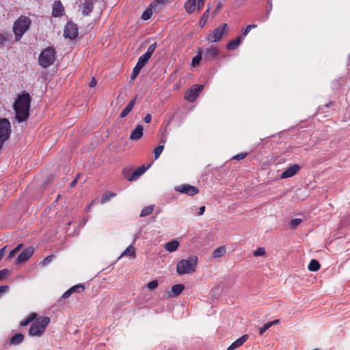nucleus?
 Masks as SVG:
<instances>
[{
	"mask_svg": "<svg viewBox=\"0 0 350 350\" xmlns=\"http://www.w3.org/2000/svg\"><path fill=\"white\" fill-rule=\"evenodd\" d=\"M53 255L46 256L42 262V265L45 266L49 265L53 260Z\"/></svg>",
	"mask_w": 350,
	"mask_h": 350,
	"instance_id": "de8ad7c7",
	"label": "nucleus"
},
{
	"mask_svg": "<svg viewBox=\"0 0 350 350\" xmlns=\"http://www.w3.org/2000/svg\"><path fill=\"white\" fill-rule=\"evenodd\" d=\"M24 340V335L23 334H16L10 339V345H18Z\"/></svg>",
	"mask_w": 350,
	"mask_h": 350,
	"instance_id": "aec40b11",
	"label": "nucleus"
},
{
	"mask_svg": "<svg viewBox=\"0 0 350 350\" xmlns=\"http://www.w3.org/2000/svg\"><path fill=\"white\" fill-rule=\"evenodd\" d=\"M301 221H302L301 219H299V218L293 219L290 223L291 228H292V229L296 228L301 223Z\"/></svg>",
	"mask_w": 350,
	"mask_h": 350,
	"instance_id": "a19ab883",
	"label": "nucleus"
},
{
	"mask_svg": "<svg viewBox=\"0 0 350 350\" xmlns=\"http://www.w3.org/2000/svg\"><path fill=\"white\" fill-rule=\"evenodd\" d=\"M203 88V85H193L185 92V98L190 103L194 102Z\"/></svg>",
	"mask_w": 350,
	"mask_h": 350,
	"instance_id": "6e6552de",
	"label": "nucleus"
},
{
	"mask_svg": "<svg viewBox=\"0 0 350 350\" xmlns=\"http://www.w3.org/2000/svg\"><path fill=\"white\" fill-rule=\"evenodd\" d=\"M196 8V0H187L185 3V8L187 13L192 14Z\"/></svg>",
	"mask_w": 350,
	"mask_h": 350,
	"instance_id": "5701e85b",
	"label": "nucleus"
},
{
	"mask_svg": "<svg viewBox=\"0 0 350 350\" xmlns=\"http://www.w3.org/2000/svg\"><path fill=\"white\" fill-rule=\"evenodd\" d=\"M228 25L224 23L218 27L213 29V31L208 36V40L211 42H216L222 38L224 33H227Z\"/></svg>",
	"mask_w": 350,
	"mask_h": 350,
	"instance_id": "0eeeda50",
	"label": "nucleus"
},
{
	"mask_svg": "<svg viewBox=\"0 0 350 350\" xmlns=\"http://www.w3.org/2000/svg\"><path fill=\"white\" fill-rule=\"evenodd\" d=\"M121 256H129L131 257L135 256V252L133 245H130L122 254Z\"/></svg>",
	"mask_w": 350,
	"mask_h": 350,
	"instance_id": "72a5a7b5",
	"label": "nucleus"
},
{
	"mask_svg": "<svg viewBox=\"0 0 350 350\" xmlns=\"http://www.w3.org/2000/svg\"><path fill=\"white\" fill-rule=\"evenodd\" d=\"M31 24V20L26 16L18 17L13 25V33L15 41H20L24 33L29 29Z\"/></svg>",
	"mask_w": 350,
	"mask_h": 350,
	"instance_id": "7ed1b4c3",
	"label": "nucleus"
},
{
	"mask_svg": "<svg viewBox=\"0 0 350 350\" xmlns=\"http://www.w3.org/2000/svg\"><path fill=\"white\" fill-rule=\"evenodd\" d=\"M179 245V242L178 241L174 240L167 243L165 245V249L169 252H175Z\"/></svg>",
	"mask_w": 350,
	"mask_h": 350,
	"instance_id": "a878e982",
	"label": "nucleus"
},
{
	"mask_svg": "<svg viewBox=\"0 0 350 350\" xmlns=\"http://www.w3.org/2000/svg\"><path fill=\"white\" fill-rule=\"evenodd\" d=\"M56 59V51L53 47L48 46L42 51L38 57L41 67L46 68L53 64Z\"/></svg>",
	"mask_w": 350,
	"mask_h": 350,
	"instance_id": "20e7f679",
	"label": "nucleus"
},
{
	"mask_svg": "<svg viewBox=\"0 0 350 350\" xmlns=\"http://www.w3.org/2000/svg\"><path fill=\"white\" fill-rule=\"evenodd\" d=\"M185 286L182 284H175L172 286V291L169 293V297H178L184 290Z\"/></svg>",
	"mask_w": 350,
	"mask_h": 350,
	"instance_id": "f3484780",
	"label": "nucleus"
},
{
	"mask_svg": "<svg viewBox=\"0 0 350 350\" xmlns=\"http://www.w3.org/2000/svg\"><path fill=\"white\" fill-rule=\"evenodd\" d=\"M167 2V0H155L152 1L150 5L151 7L156 10L160 5H164Z\"/></svg>",
	"mask_w": 350,
	"mask_h": 350,
	"instance_id": "58836bf2",
	"label": "nucleus"
},
{
	"mask_svg": "<svg viewBox=\"0 0 350 350\" xmlns=\"http://www.w3.org/2000/svg\"><path fill=\"white\" fill-rule=\"evenodd\" d=\"M152 120V116L151 114H147L144 118V122L146 123H150Z\"/></svg>",
	"mask_w": 350,
	"mask_h": 350,
	"instance_id": "13d9d810",
	"label": "nucleus"
},
{
	"mask_svg": "<svg viewBox=\"0 0 350 350\" xmlns=\"http://www.w3.org/2000/svg\"><path fill=\"white\" fill-rule=\"evenodd\" d=\"M50 321L49 317H45L33 322L29 329V335L31 336L40 337L44 334L46 327L50 323Z\"/></svg>",
	"mask_w": 350,
	"mask_h": 350,
	"instance_id": "39448f33",
	"label": "nucleus"
},
{
	"mask_svg": "<svg viewBox=\"0 0 350 350\" xmlns=\"http://www.w3.org/2000/svg\"><path fill=\"white\" fill-rule=\"evenodd\" d=\"M320 267L321 265L319 261L315 259H312L310 260L308 269L310 271H317L320 269Z\"/></svg>",
	"mask_w": 350,
	"mask_h": 350,
	"instance_id": "c756f323",
	"label": "nucleus"
},
{
	"mask_svg": "<svg viewBox=\"0 0 350 350\" xmlns=\"http://www.w3.org/2000/svg\"><path fill=\"white\" fill-rule=\"evenodd\" d=\"M9 289V286L8 285H2V286H0V297H1V295L6 293Z\"/></svg>",
	"mask_w": 350,
	"mask_h": 350,
	"instance_id": "3c124183",
	"label": "nucleus"
},
{
	"mask_svg": "<svg viewBox=\"0 0 350 350\" xmlns=\"http://www.w3.org/2000/svg\"><path fill=\"white\" fill-rule=\"evenodd\" d=\"M150 57H151L147 55L146 53L143 54L139 57L136 66L140 68H142L146 64Z\"/></svg>",
	"mask_w": 350,
	"mask_h": 350,
	"instance_id": "cd10ccee",
	"label": "nucleus"
},
{
	"mask_svg": "<svg viewBox=\"0 0 350 350\" xmlns=\"http://www.w3.org/2000/svg\"><path fill=\"white\" fill-rule=\"evenodd\" d=\"M164 149V145H159L154 149V159H157Z\"/></svg>",
	"mask_w": 350,
	"mask_h": 350,
	"instance_id": "4c0bfd02",
	"label": "nucleus"
},
{
	"mask_svg": "<svg viewBox=\"0 0 350 350\" xmlns=\"http://www.w3.org/2000/svg\"><path fill=\"white\" fill-rule=\"evenodd\" d=\"M21 247H22V244H19V245H18L14 248V250H15L17 252H18V251L21 249Z\"/></svg>",
	"mask_w": 350,
	"mask_h": 350,
	"instance_id": "69168bd1",
	"label": "nucleus"
},
{
	"mask_svg": "<svg viewBox=\"0 0 350 350\" xmlns=\"http://www.w3.org/2000/svg\"><path fill=\"white\" fill-rule=\"evenodd\" d=\"M241 42V38L240 36L237 37V38H235L232 40H230L228 43L226 48L228 50H230V51L235 50L239 46Z\"/></svg>",
	"mask_w": 350,
	"mask_h": 350,
	"instance_id": "b1692460",
	"label": "nucleus"
},
{
	"mask_svg": "<svg viewBox=\"0 0 350 350\" xmlns=\"http://www.w3.org/2000/svg\"><path fill=\"white\" fill-rule=\"evenodd\" d=\"M204 2H205V0H198V10H200L203 7V5L204 4Z\"/></svg>",
	"mask_w": 350,
	"mask_h": 350,
	"instance_id": "bf43d9fd",
	"label": "nucleus"
},
{
	"mask_svg": "<svg viewBox=\"0 0 350 350\" xmlns=\"http://www.w3.org/2000/svg\"><path fill=\"white\" fill-rule=\"evenodd\" d=\"M152 10H154V8L150 5L149 7L143 12L141 18L144 21L149 19L152 15Z\"/></svg>",
	"mask_w": 350,
	"mask_h": 350,
	"instance_id": "473e14b6",
	"label": "nucleus"
},
{
	"mask_svg": "<svg viewBox=\"0 0 350 350\" xmlns=\"http://www.w3.org/2000/svg\"><path fill=\"white\" fill-rule=\"evenodd\" d=\"M64 8L60 1H55L52 6V16L53 17H60L64 14Z\"/></svg>",
	"mask_w": 350,
	"mask_h": 350,
	"instance_id": "ddd939ff",
	"label": "nucleus"
},
{
	"mask_svg": "<svg viewBox=\"0 0 350 350\" xmlns=\"http://www.w3.org/2000/svg\"><path fill=\"white\" fill-rule=\"evenodd\" d=\"M271 10H272V3H271V0L270 1V8L267 10L266 14H265V16H264L263 19H262V21H265L268 19L269 14H270Z\"/></svg>",
	"mask_w": 350,
	"mask_h": 350,
	"instance_id": "603ef678",
	"label": "nucleus"
},
{
	"mask_svg": "<svg viewBox=\"0 0 350 350\" xmlns=\"http://www.w3.org/2000/svg\"><path fill=\"white\" fill-rule=\"evenodd\" d=\"M158 284H159L158 281L156 280H154L148 283L147 287L150 290H153V289H155L158 286Z\"/></svg>",
	"mask_w": 350,
	"mask_h": 350,
	"instance_id": "a18cd8bd",
	"label": "nucleus"
},
{
	"mask_svg": "<svg viewBox=\"0 0 350 350\" xmlns=\"http://www.w3.org/2000/svg\"><path fill=\"white\" fill-rule=\"evenodd\" d=\"M16 253H18L14 249H13L12 250H11L9 253V255H8V258L10 259L12 258H13L16 254Z\"/></svg>",
	"mask_w": 350,
	"mask_h": 350,
	"instance_id": "052dcab7",
	"label": "nucleus"
},
{
	"mask_svg": "<svg viewBox=\"0 0 350 350\" xmlns=\"http://www.w3.org/2000/svg\"><path fill=\"white\" fill-rule=\"evenodd\" d=\"M6 247H7V246H5L0 249V260L2 259V258L4 256L5 250L6 249Z\"/></svg>",
	"mask_w": 350,
	"mask_h": 350,
	"instance_id": "680f3d73",
	"label": "nucleus"
},
{
	"mask_svg": "<svg viewBox=\"0 0 350 350\" xmlns=\"http://www.w3.org/2000/svg\"><path fill=\"white\" fill-rule=\"evenodd\" d=\"M265 255V250L263 247H258L254 252V256H261Z\"/></svg>",
	"mask_w": 350,
	"mask_h": 350,
	"instance_id": "c03bdc74",
	"label": "nucleus"
},
{
	"mask_svg": "<svg viewBox=\"0 0 350 350\" xmlns=\"http://www.w3.org/2000/svg\"><path fill=\"white\" fill-rule=\"evenodd\" d=\"M175 190L180 193H185L189 196H193L199 192V189L196 187L188 184L176 186Z\"/></svg>",
	"mask_w": 350,
	"mask_h": 350,
	"instance_id": "9d476101",
	"label": "nucleus"
},
{
	"mask_svg": "<svg viewBox=\"0 0 350 350\" xmlns=\"http://www.w3.org/2000/svg\"><path fill=\"white\" fill-rule=\"evenodd\" d=\"M96 80L93 77L89 83V86L90 88H93V87L96 86Z\"/></svg>",
	"mask_w": 350,
	"mask_h": 350,
	"instance_id": "e2e57ef3",
	"label": "nucleus"
},
{
	"mask_svg": "<svg viewBox=\"0 0 350 350\" xmlns=\"http://www.w3.org/2000/svg\"><path fill=\"white\" fill-rule=\"evenodd\" d=\"M9 273V271L7 269L0 270V280L5 278Z\"/></svg>",
	"mask_w": 350,
	"mask_h": 350,
	"instance_id": "8fccbe9b",
	"label": "nucleus"
},
{
	"mask_svg": "<svg viewBox=\"0 0 350 350\" xmlns=\"http://www.w3.org/2000/svg\"><path fill=\"white\" fill-rule=\"evenodd\" d=\"M135 104V98H133L131 100H130L129 104L122 111V112L120 115V118L126 117L132 111Z\"/></svg>",
	"mask_w": 350,
	"mask_h": 350,
	"instance_id": "4be33fe9",
	"label": "nucleus"
},
{
	"mask_svg": "<svg viewBox=\"0 0 350 350\" xmlns=\"http://www.w3.org/2000/svg\"><path fill=\"white\" fill-rule=\"evenodd\" d=\"M300 167L297 164H294L284 170L280 176L281 178H287L293 176L299 170Z\"/></svg>",
	"mask_w": 350,
	"mask_h": 350,
	"instance_id": "4468645a",
	"label": "nucleus"
},
{
	"mask_svg": "<svg viewBox=\"0 0 350 350\" xmlns=\"http://www.w3.org/2000/svg\"><path fill=\"white\" fill-rule=\"evenodd\" d=\"M80 176H81L80 174H77V175L76 176L75 178L71 182L70 187H75L76 186Z\"/></svg>",
	"mask_w": 350,
	"mask_h": 350,
	"instance_id": "5fc2aeb1",
	"label": "nucleus"
},
{
	"mask_svg": "<svg viewBox=\"0 0 350 350\" xmlns=\"http://www.w3.org/2000/svg\"><path fill=\"white\" fill-rule=\"evenodd\" d=\"M64 34L66 38L75 39L78 36V27L72 22H68L64 27Z\"/></svg>",
	"mask_w": 350,
	"mask_h": 350,
	"instance_id": "1a4fd4ad",
	"label": "nucleus"
},
{
	"mask_svg": "<svg viewBox=\"0 0 350 350\" xmlns=\"http://www.w3.org/2000/svg\"><path fill=\"white\" fill-rule=\"evenodd\" d=\"M198 261V257L196 256H191L186 259L180 260L176 265V271L178 274L185 275L195 272Z\"/></svg>",
	"mask_w": 350,
	"mask_h": 350,
	"instance_id": "f03ea898",
	"label": "nucleus"
},
{
	"mask_svg": "<svg viewBox=\"0 0 350 350\" xmlns=\"http://www.w3.org/2000/svg\"><path fill=\"white\" fill-rule=\"evenodd\" d=\"M116 193H113V192H107V193H105L102 198H101V200H100V202L101 204H105V202H108L109 200H110L113 197L116 196Z\"/></svg>",
	"mask_w": 350,
	"mask_h": 350,
	"instance_id": "f704fd0d",
	"label": "nucleus"
},
{
	"mask_svg": "<svg viewBox=\"0 0 350 350\" xmlns=\"http://www.w3.org/2000/svg\"><path fill=\"white\" fill-rule=\"evenodd\" d=\"M72 294V291L69 288L67 290L62 296V298L63 299H67Z\"/></svg>",
	"mask_w": 350,
	"mask_h": 350,
	"instance_id": "6e6d98bb",
	"label": "nucleus"
},
{
	"mask_svg": "<svg viewBox=\"0 0 350 350\" xmlns=\"http://www.w3.org/2000/svg\"><path fill=\"white\" fill-rule=\"evenodd\" d=\"M203 58V55L201 52L198 53L197 55L193 57L191 64L193 67L198 66L200 64V60Z\"/></svg>",
	"mask_w": 350,
	"mask_h": 350,
	"instance_id": "e433bc0d",
	"label": "nucleus"
},
{
	"mask_svg": "<svg viewBox=\"0 0 350 350\" xmlns=\"http://www.w3.org/2000/svg\"><path fill=\"white\" fill-rule=\"evenodd\" d=\"M133 172H131V170L128 168H124L122 170V174L125 178H126L129 181H133L135 180V179H131V174Z\"/></svg>",
	"mask_w": 350,
	"mask_h": 350,
	"instance_id": "ea45409f",
	"label": "nucleus"
},
{
	"mask_svg": "<svg viewBox=\"0 0 350 350\" xmlns=\"http://www.w3.org/2000/svg\"><path fill=\"white\" fill-rule=\"evenodd\" d=\"M33 252L34 249L33 247H28L25 248L17 257L16 262L17 264H21L26 262L31 257V256L33 254Z\"/></svg>",
	"mask_w": 350,
	"mask_h": 350,
	"instance_id": "f8f14e48",
	"label": "nucleus"
},
{
	"mask_svg": "<svg viewBox=\"0 0 350 350\" xmlns=\"http://www.w3.org/2000/svg\"><path fill=\"white\" fill-rule=\"evenodd\" d=\"M248 338L247 335H243L234 342H233L227 349V350H234L241 347Z\"/></svg>",
	"mask_w": 350,
	"mask_h": 350,
	"instance_id": "dca6fc26",
	"label": "nucleus"
},
{
	"mask_svg": "<svg viewBox=\"0 0 350 350\" xmlns=\"http://www.w3.org/2000/svg\"><path fill=\"white\" fill-rule=\"evenodd\" d=\"M94 8V3L90 0H85L83 3V10L82 13L83 15L88 16Z\"/></svg>",
	"mask_w": 350,
	"mask_h": 350,
	"instance_id": "6ab92c4d",
	"label": "nucleus"
},
{
	"mask_svg": "<svg viewBox=\"0 0 350 350\" xmlns=\"http://www.w3.org/2000/svg\"><path fill=\"white\" fill-rule=\"evenodd\" d=\"M154 205H150V206H145L142 210L139 216L141 217H146V216H148V215H150L152 213L153 210H154Z\"/></svg>",
	"mask_w": 350,
	"mask_h": 350,
	"instance_id": "7c9ffc66",
	"label": "nucleus"
},
{
	"mask_svg": "<svg viewBox=\"0 0 350 350\" xmlns=\"http://www.w3.org/2000/svg\"><path fill=\"white\" fill-rule=\"evenodd\" d=\"M151 164H148L147 166L142 165L134 171L131 174V179H137L141 175H142L150 167Z\"/></svg>",
	"mask_w": 350,
	"mask_h": 350,
	"instance_id": "a211bd4d",
	"label": "nucleus"
},
{
	"mask_svg": "<svg viewBox=\"0 0 350 350\" xmlns=\"http://www.w3.org/2000/svg\"><path fill=\"white\" fill-rule=\"evenodd\" d=\"M144 127L142 124H138L136 128L131 132L130 139L132 140L137 141L143 135Z\"/></svg>",
	"mask_w": 350,
	"mask_h": 350,
	"instance_id": "2eb2a0df",
	"label": "nucleus"
},
{
	"mask_svg": "<svg viewBox=\"0 0 350 350\" xmlns=\"http://www.w3.org/2000/svg\"><path fill=\"white\" fill-rule=\"evenodd\" d=\"M280 322L279 319H275L272 321L267 322L265 323L262 327L260 328L259 334L260 335H262L267 329H269L271 326L278 324Z\"/></svg>",
	"mask_w": 350,
	"mask_h": 350,
	"instance_id": "393cba45",
	"label": "nucleus"
},
{
	"mask_svg": "<svg viewBox=\"0 0 350 350\" xmlns=\"http://www.w3.org/2000/svg\"><path fill=\"white\" fill-rule=\"evenodd\" d=\"M271 10H272V3H271V0L270 1V8L267 10L266 14H265V16H264L263 19H262V21H265L268 19L269 14H270Z\"/></svg>",
	"mask_w": 350,
	"mask_h": 350,
	"instance_id": "864d4df0",
	"label": "nucleus"
},
{
	"mask_svg": "<svg viewBox=\"0 0 350 350\" xmlns=\"http://www.w3.org/2000/svg\"><path fill=\"white\" fill-rule=\"evenodd\" d=\"M142 68H140L139 67L135 65V66L134 67V68L133 69V71H132V73L131 75V80H134L136 79L137 76L139 75L140 70H141Z\"/></svg>",
	"mask_w": 350,
	"mask_h": 350,
	"instance_id": "37998d69",
	"label": "nucleus"
},
{
	"mask_svg": "<svg viewBox=\"0 0 350 350\" xmlns=\"http://www.w3.org/2000/svg\"><path fill=\"white\" fill-rule=\"evenodd\" d=\"M11 125L6 118L0 119V149L11 134Z\"/></svg>",
	"mask_w": 350,
	"mask_h": 350,
	"instance_id": "423d86ee",
	"label": "nucleus"
},
{
	"mask_svg": "<svg viewBox=\"0 0 350 350\" xmlns=\"http://www.w3.org/2000/svg\"><path fill=\"white\" fill-rule=\"evenodd\" d=\"M226 248L225 246H220L215 249L213 253V256L215 258H220L225 255Z\"/></svg>",
	"mask_w": 350,
	"mask_h": 350,
	"instance_id": "c85d7f7f",
	"label": "nucleus"
},
{
	"mask_svg": "<svg viewBox=\"0 0 350 350\" xmlns=\"http://www.w3.org/2000/svg\"><path fill=\"white\" fill-rule=\"evenodd\" d=\"M222 3L221 2H219V3H217L214 12H213V14H216L219 11V10L221 9V8L222 7Z\"/></svg>",
	"mask_w": 350,
	"mask_h": 350,
	"instance_id": "4d7b16f0",
	"label": "nucleus"
},
{
	"mask_svg": "<svg viewBox=\"0 0 350 350\" xmlns=\"http://www.w3.org/2000/svg\"><path fill=\"white\" fill-rule=\"evenodd\" d=\"M210 9H211V7L208 5L207 10L204 12L201 19L200 20L199 24H200V27H203L206 24V21H208V18L209 17Z\"/></svg>",
	"mask_w": 350,
	"mask_h": 350,
	"instance_id": "2f4dec72",
	"label": "nucleus"
},
{
	"mask_svg": "<svg viewBox=\"0 0 350 350\" xmlns=\"http://www.w3.org/2000/svg\"><path fill=\"white\" fill-rule=\"evenodd\" d=\"M37 318V314L35 312L31 313L25 319L20 323V325L25 327L33 322Z\"/></svg>",
	"mask_w": 350,
	"mask_h": 350,
	"instance_id": "bb28decb",
	"label": "nucleus"
},
{
	"mask_svg": "<svg viewBox=\"0 0 350 350\" xmlns=\"http://www.w3.org/2000/svg\"><path fill=\"white\" fill-rule=\"evenodd\" d=\"M256 27L257 25L254 24L247 25L243 32V36H247L252 29L256 28Z\"/></svg>",
	"mask_w": 350,
	"mask_h": 350,
	"instance_id": "49530a36",
	"label": "nucleus"
},
{
	"mask_svg": "<svg viewBox=\"0 0 350 350\" xmlns=\"http://www.w3.org/2000/svg\"><path fill=\"white\" fill-rule=\"evenodd\" d=\"M83 220H84V222H85V223L87 221V219H85V218H84V219H83Z\"/></svg>",
	"mask_w": 350,
	"mask_h": 350,
	"instance_id": "338daca9",
	"label": "nucleus"
},
{
	"mask_svg": "<svg viewBox=\"0 0 350 350\" xmlns=\"http://www.w3.org/2000/svg\"><path fill=\"white\" fill-rule=\"evenodd\" d=\"M204 211H205V206H202L200 207L198 215L200 216V215H203Z\"/></svg>",
	"mask_w": 350,
	"mask_h": 350,
	"instance_id": "0e129e2a",
	"label": "nucleus"
},
{
	"mask_svg": "<svg viewBox=\"0 0 350 350\" xmlns=\"http://www.w3.org/2000/svg\"><path fill=\"white\" fill-rule=\"evenodd\" d=\"M157 46V42H154L148 48L147 51L145 53L147 55L151 57L153 53L154 52Z\"/></svg>",
	"mask_w": 350,
	"mask_h": 350,
	"instance_id": "79ce46f5",
	"label": "nucleus"
},
{
	"mask_svg": "<svg viewBox=\"0 0 350 350\" xmlns=\"http://www.w3.org/2000/svg\"><path fill=\"white\" fill-rule=\"evenodd\" d=\"M203 58L206 61H210L215 59L219 54V50L217 47L211 46L210 48L205 49L203 51H201Z\"/></svg>",
	"mask_w": 350,
	"mask_h": 350,
	"instance_id": "9b49d317",
	"label": "nucleus"
},
{
	"mask_svg": "<svg viewBox=\"0 0 350 350\" xmlns=\"http://www.w3.org/2000/svg\"><path fill=\"white\" fill-rule=\"evenodd\" d=\"M12 38V35L8 31L0 33V46H4Z\"/></svg>",
	"mask_w": 350,
	"mask_h": 350,
	"instance_id": "412c9836",
	"label": "nucleus"
},
{
	"mask_svg": "<svg viewBox=\"0 0 350 350\" xmlns=\"http://www.w3.org/2000/svg\"><path fill=\"white\" fill-rule=\"evenodd\" d=\"M70 291L72 293H82L85 290V286L83 284H79L77 285H75L70 288Z\"/></svg>",
	"mask_w": 350,
	"mask_h": 350,
	"instance_id": "c9c22d12",
	"label": "nucleus"
},
{
	"mask_svg": "<svg viewBox=\"0 0 350 350\" xmlns=\"http://www.w3.org/2000/svg\"><path fill=\"white\" fill-rule=\"evenodd\" d=\"M247 154L246 152L240 153V154L235 155L233 157V159L240 161V160L245 159L247 157Z\"/></svg>",
	"mask_w": 350,
	"mask_h": 350,
	"instance_id": "09e8293b",
	"label": "nucleus"
},
{
	"mask_svg": "<svg viewBox=\"0 0 350 350\" xmlns=\"http://www.w3.org/2000/svg\"><path fill=\"white\" fill-rule=\"evenodd\" d=\"M31 99L29 94L23 93L18 96L13 108L16 114V120L18 123L26 121L29 116L30 103Z\"/></svg>",
	"mask_w": 350,
	"mask_h": 350,
	"instance_id": "f257e3e1",
	"label": "nucleus"
}]
</instances>
